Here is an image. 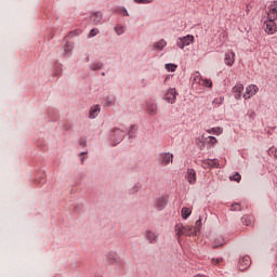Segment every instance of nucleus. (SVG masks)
Wrapping results in <instances>:
<instances>
[{
	"mask_svg": "<svg viewBox=\"0 0 277 277\" xmlns=\"http://www.w3.org/2000/svg\"><path fill=\"white\" fill-rule=\"evenodd\" d=\"M175 235L177 240L181 241V237H194V235H198L199 229L198 227H194L192 225H183L181 223L175 225Z\"/></svg>",
	"mask_w": 277,
	"mask_h": 277,
	"instance_id": "1",
	"label": "nucleus"
},
{
	"mask_svg": "<svg viewBox=\"0 0 277 277\" xmlns=\"http://www.w3.org/2000/svg\"><path fill=\"white\" fill-rule=\"evenodd\" d=\"M276 16V12H267V21L264 22L263 29L268 36H274L277 31Z\"/></svg>",
	"mask_w": 277,
	"mask_h": 277,
	"instance_id": "2",
	"label": "nucleus"
},
{
	"mask_svg": "<svg viewBox=\"0 0 277 277\" xmlns=\"http://www.w3.org/2000/svg\"><path fill=\"white\" fill-rule=\"evenodd\" d=\"M193 81L196 85H202L203 88H211L213 85V82L210 79L202 78L200 71H195L193 74Z\"/></svg>",
	"mask_w": 277,
	"mask_h": 277,
	"instance_id": "3",
	"label": "nucleus"
},
{
	"mask_svg": "<svg viewBox=\"0 0 277 277\" xmlns=\"http://www.w3.org/2000/svg\"><path fill=\"white\" fill-rule=\"evenodd\" d=\"M193 42H194V36L187 35V36L177 38L176 47H179V49H185V47H189V44H193Z\"/></svg>",
	"mask_w": 277,
	"mask_h": 277,
	"instance_id": "4",
	"label": "nucleus"
},
{
	"mask_svg": "<svg viewBox=\"0 0 277 277\" xmlns=\"http://www.w3.org/2000/svg\"><path fill=\"white\" fill-rule=\"evenodd\" d=\"M174 160V155L171 153H162L158 156V161L160 166H170L172 161Z\"/></svg>",
	"mask_w": 277,
	"mask_h": 277,
	"instance_id": "5",
	"label": "nucleus"
},
{
	"mask_svg": "<svg viewBox=\"0 0 277 277\" xmlns=\"http://www.w3.org/2000/svg\"><path fill=\"white\" fill-rule=\"evenodd\" d=\"M259 92V87L256 84H251L246 88V94L243 95V98L248 101V98H252Z\"/></svg>",
	"mask_w": 277,
	"mask_h": 277,
	"instance_id": "6",
	"label": "nucleus"
},
{
	"mask_svg": "<svg viewBox=\"0 0 277 277\" xmlns=\"http://www.w3.org/2000/svg\"><path fill=\"white\" fill-rule=\"evenodd\" d=\"M179 93H176V89H169L166 95V101L169 102L171 105H174L176 103V96Z\"/></svg>",
	"mask_w": 277,
	"mask_h": 277,
	"instance_id": "7",
	"label": "nucleus"
},
{
	"mask_svg": "<svg viewBox=\"0 0 277 277\" xmlns=\"http://www.w3.org/2000/svg\"><path fill=\"white\" fill-rule=\"evenodd\" d=\"M185 179L189 183V185H195L196 184V170L187 169Z\"/></svg>",
	"mask_w": 277,
	"mask_h": 277,
	"instance_id": "8",
	"label": "nucleus"
},
{
	"mask_svg": "<svg viewBox=\"0 0 277 277\" xmlns=\"http://www.w3.org/2000/svg\"><path fill=\"white\" fill-rule=\"evenodd\" d=\"M233 94L236 101H241V94H243V84H236L233 88Z\"/></svg>",
	"mask_w": 277,
	"mask_h": 277,
	"instance_id": "9",
	"label": "nucleus"
},
{
	"mask_svg": "<svg viewBox=\"0 0 277 277\" xmlns=\"http://www.w3.org/2000/svg\"><path fill=\"white\" fill-rule=\"evenodd\" d=\"M158 237L157 233L153 230L145 232V239H147L149 243H157Z\"/></svg>",
	"mask_w": 277,
	"mask_h": 277,
	"instance_id": "10",
	"label": "nucleus"
},
{
	"mask_svg": "<svg viewBox=\"0 0 277 277\" xmlns=\"http://www.w3.org/2000/svg\"><path fill=\"white\" fill-rule=\"evenodd\" d=\"M113 135L116 138L117 144H120V142H122V140H124L126 133H124V131H122L120 129H115Z\"/></svg>",
	"mask_w": 277,
	"mask_h": 277,
	"instance_id": "11",
	"label": "nucleus"
},
{
	"mask_svg": "<svg viewBox=\"0 0 277 277\" xmlns=\"http://www.w3.org/2000/svg\"><path fill=\"white\" fill-rule=\"evenodd\" d=\"M225 64L226 66H233L235 64V53L234 52H227L225 54Z\"/></svg>",
	"mask_w": 277,
	"mask_h": 277,
	"instance_id": "12",
	"label": "nucleus"
},
{
	"mask_svg": "<svg viewBox=\"0 0 277 277\" xmlns=\"http://www.w3.org/2000/svg\"><path fill=\"white\" fill-rule=\"evenodd\" d=\"M98 114H101V106L98 105L92 106L89 113V118L94 120V118H96Z\"/></svg>",
	"mask_w": 277,
	"mask_h": 277,
	"instance_id": "13",
	"label": "nucleus"
},
{
	"mask_svg": "<svg viewBox=\"0 0 277 277\" xmlns=\"http://www.w3.org/2000/svg\"><path fill=\"white\" fill-rule=\"evenodd\" d=\"M166 205H168V199H166V197H160L156 201V208H158L159 211L166 209Z\"/></svg>",
	"mask_w": 277,
	"mask_h": 277,
	"instance_id": "14",
	"label": "nucleus"
},
{
	"mask_svg": "<svg viewBox=\"0 0 277 277\" xmlns=\"http://www.w3.org/2000/svg\"><path fill=\"white\" fill-rule=\"evenodd\" d=\"M168 47V42L164 39L159 40L158 42L154 43V49L156 51H163Z\"/></svg>",
	"mask_w": 277,
	"mask_h": 277,
	"instance_id": "15",
	"label": "nucleus"
},
{
	"mask_svg": "<svg viewBox=\"0 0 277 277\" xmlns=\"http://www.w3.org/2000/svg\"><path fill=\"white\" fill-rule=\"evenodd\" d=\"M91 21L94 23V25H98V23L103 21V14L101 12L93 13L91 15Z\"/></svg>",
	"mask_w": 277,
	"mask_h": 277,
	"instance_id": "16",
	"label": "nucleus"
},
{
	"mask_svg": "<svg viewBox=\"0 0 277 277\" xmlns=\"http://www.w3.org/2000/svg\"><path fill=\"white\" fill-rule=\"evenodd\" d=\"M147 114L149 116H155L157 114V106H156V104H147Z\"/></svg>",
	"mask_w": 277,
	"mask_h": 277,
	"instance_id": "17",
	"label": "nucleus"
},
{
	"mask_svg": "<svg viewBox=\"0 0 277 277\" xmlns=\"http://www.w3.org/2000/svg\"><path fill=\"white\" fill-rule=\"evenodd\" d=\"M207 133H213V135H222L224 133V130L220 127L211 128L207 130Z\"/></svg>",
	"mask_w": 277,
	"mask_h": 277,
	"instance_id": "18",
	"label": "nucleus"
},
{
	"mask_svg": "<svg viewBox=\"0 0 277 277\" xmlns=\"http://www.w3.org/2000/svg\"><path fill=\"white\" fill-rule=\"evenodd\" d=\"M106 259L108 263H119L118 255H116V253H108Z\"/></svg>",
	"mask_w": 277,
	"mask_h": 277,
	"instance_id": "19",
	"label": "nucleus"
},
{
	"mask_svg": "<svg viewBox=\"0 0 277 277\" xmlns=\"http://www.w3.org/2000/svg\"><path fill=\"white\" fill-rule=\"evenodd\" d=\"M189 215H192V209L189 208H182V217L183 220H187V217H189Z\"/></svg>",
	"mask_w": 277,
	"mask_h": 277,
	"instance_id": "20",
	"label": "nucleus"
},
{
	"mask_svg": "<svg viewBox=\"0 0 277 277\" xmlns=\"http://www.w3.org/2000/svg\"><path fill=\"white\" fill-rule=\"evenodd\" d=\"M166 70H168V72H175L176 68H179L177 65L174 64H166L164 65Z\"/></svg>",
	"mask_w": 277,
	"mask_h": 277,
	"instance_id": "21",
	"label": "nucleus"
},
{
	"mask_svg": "<svg viewBox=\"0 0 277 277\" xmlns=\"http://www.w3.org/2000/svg\"><path fill=\"white\" fill-rule=\"evenodd\" d=\"M243 265H245V269H248V267H250V265H252V260L250 259V255H245L243 256Z\"/></svg>",
	"mask_w": 277,
	"mask_h": 277,
	"instance_id": "22",
	"label": "nucleus"
},
{
	"mask_svg": "<svg viewBox=\"0 0 277 277\" xmlns=\"http://www.w3.org/2000/svg\"><path fill=\"white\" fill-rule=\"evenodd\" d=\"M103 68V63H93L90 65V70H101Z\"/></svg>",
	"mask_w": 277,
	"mask_h": 277,
	"instance_id": "23",
	"label": "nucleus"
},
{
	"mask_svg": "<svg viewBox=\"0 0 277 277\" xmlns=\"http://www.w3.org/2000/svg\"><path fill=\"white\" fill-rule=\"evenodd\" d=\"M115 31H116L117 36H122V34H124V26H122V25H117V26L115 27Z\"/></svg>",
	"mask_w": 277,
	"mask_h": 277,
	"instance_id": "24",
	"label": "nucleus"
},
{
	"mask_svg": "<svg viewBox=\"0 0 277 277\" xmlns=\"http://www.w3.org/2000/svg\"><path fill=\"white\" fill-rule=\"evenodd\" d=\"M210 168H220V161L217 159H208Z\"/></svg>",
	"mask_w": 277,
	"mask_h": 277,
	"instance_id": "25",
	"label": "nucleus"
},
{
	"mask_svg": "<svg viewBox=\"0 0 277 277\" xmlns=\"http://www.w3.org/2000/svg\"><path fill=\"white\" fill-rule=\"evenodd\" d=\"M268 12H275L277 14V1H274L273 4L268 8ZM277 21V15H276Z\"/></svg>",
	"mask_w": 277,
	"mask_h": 277,
	"instance_id": "26",
	"label": "nucleus"
},
{
	"mask_svg": "<svg viewBox=\"0 0 277 277\" xmlns=\"http://www.w3.org/2000/svg\"><path fill=\"white\" fill-rule=\"evenodd\" d=\"M268 155L275 157V159H277V148L276 147H271L268 149Z\"/></svg>",
	"mask_w": 277,
	"mask_h": 277,
	"instance_id": "27",
	"label": "nucleus"
},
{
	"mask_svg": "<svg viewBox=\"0 0 277 277\" xmlns=\"http://www.w3.org/2000/svg\"><path fill=\"white\" fill-rule=\"evenodd\" d=\"M230 209H232V211H241V205L233 203Z\"/></svg>",
	"mask_w": 277,
	"mask_h": 277,
	"instance_id": "28",
	"label": "nucleus"
},
{
	"mask_svg": "<svg viewBox=\"0 0 277 277\" xmlns=\"http://www.w3.org/2000/svg\"><path fill=\"white\" fill-rule=\"evenodd\" d=\"M94 36H98V29L96 28L91 29L89 38H94Z\"/></svg>",
	"mask_w": 277,
	"mask_h": 277,
	"instance_id": "29",
	"label": "nucleus"
},
{
	"mask_svg": "<svg viewBox=\"0 0 277 277\" xmlns=\"http://www.w3.org/2000/svg\"><path fill=\"white\" fill-rule=\"evenodd\" d=\"M208 144H211V146H214V144H217V138H215L214 136H209L208 137Z\"/></svg>",
	"mask_w": 277,
	"mask_h": 277,
	"instance_id": "30",
	"label": "nucleus"
},
{
	"mask_svg": "<svg viewBox=\"0 0 277 277\" xmlns=\"http://www.w3.org/2000/svg\"><path fill=\"white\" fill-rule=\"evenodd\" d=\"M230 180L239 183V181H241V175L239 173H236L230 177Z\"/></svg>",
	"mask_w": 277,
	"mask_h": 277,
	"instance_id": "31",
	"label": "nucleus"
},
{
	"mask_svg": "<svg viewBox=\"0 0 277 277\" xmlns=\"http://www.w3.org/2000/svg\"><path fill=\"white\" fill-rule=\"evenodd\" d=\"M201 166H202V168H205V170L211 168V164H210V162H209V159L203 160L202 163H201Z\"/></svg>",
	"mask_w": 277,
	"mask_h": 277,
	"instance_id": "32",
	"label": "nucleus"
},
{
	"mask_svg": "<svg viewBox=\"0 0 277 277\" xmlns=\"http://www.w3.org/2000/svg\"><path fill=\"white\" fill-rule=\"evenodd\" d=\"M136 131H137V126H131L129 131L130 137H132L133 133H135Z\"/></svg>",
	"mask_w": 277,
	"mask_h": 277,
	"instance_id": "33",
	"label": "nucleus"
},
{
	"mask_svg": "<svg viewBox=\"0 0 277 277\" xmlns=\"http://www.w3.org/2000/svg\"><path fill=\"white\" fill-rule=\"evenodd\" d=\"M200 226H202V219L196 221L194 228H198L200 230Z\"/></svg>",
	"mask_w": 277,
	"mask_h": 277,
	"instance_id": "34",
	"label": "nucleus"
},
{
	"mask_svg": "<svg viewBox=\"0 0 277 277\" xmlns=\"http://www.w3.org/2000/svg\"><path fill=\"white\" fill-rule=\"evenodd\" d=\"M134 3H143V4H146V3H153V0H133Z\"/></svg>",
	"mask_w": 277,
	"mask_h": 277,
	"instance_id": "35",
	"label": "nucleus"
},
{
	"mask_svg": "<svg viewBox=\"0 0 277 277\" xmlns=\"http://www.w3.org/2000/svg\"><path fill=\"white\" fill-rule=\"evenodd\" d=\"M140 189V186L134 185L133 188L130 190L131 194H137V190Z\"/></svg>",
	"mask_w": 277,
	"mask_h": 277,
	"instance_id": "36",
	"label": "nucleus"
},
{
	"mask_svg": "<svg viewBox=\"0 0 277 277\" xmlns=\"http://www.w3.org/2000/svg\"><path fill=\"white\" fill-rule=\"evenodd\" d=\"M212 263L214 265H220V263H222V259H212Z\"/></svg>",
	"mask_w": 277,
	"mask_h": 277,
	"instance_id": "37",
	"label": "nucleus"
},
{
	"mask_svg": "<svg viewBox=\"0 0 277 277\" xmlns=\"http://www.w3.org/2000/svg\"><path fill=\"white\" fill-rule=\"evenodd\" d=\"M246 220V226H250L251 222H252V217L249 216V221H248V216L245 217Z\"/></svg>",
	"mask_w": 277,
	"mask_h": 277,
	"instance_id": "38",
	"label": "nucleus"
},
{
	"mask_svg": "<svg viewBox=\"0 0 277 277\" xmlns=\"http://www.w3.org/2000/svg\"><path fill=\"white\" fill-rule=\"evenodd\" d=\"M247 116H249V118H254V116H256V114L253 110H251L247 114Z\"/></svg>",
	"mask_w": 277,
	"mask_h": 277,
	"instance_id": "39",
	"label": "nucleus"
},
{
	"mask_svg": "<svg viewBox=\"0 0 277 277\" xmlns=\"http://www.w3.org/2000/svg\"><path fill=\"white\" fill-rule=\"evenodd\" d=\"M121 14L122 16H129V12L127 11V9H122Z\"/></svg>",
	"mask_w": 277,
	"mask_h": 277,
	"instance_id": "40",
	"label": "nucleus"
},
{
	"mask_svg": "<svg viewBox=\"0 0 277 277\" xmlns=\"http://www.w3.org/2000/svg\"><path fill=\"white\" fill-rule=\"evenodd\" d=\"M70 52V43H67L65 47V53Z\"/></svg>",
	"mask_w": 277,
	"mask_h": 277,
	"instance_id": "41",
	"label": "nucleus"
},
{
	"mask_svg": "<svg viewBox=\"0 0 277 277\" xmlns=\"http://www.w3.org/2000/svg\"><path fill=\"white\" fill-rule=\"evenodd\" d=\"M220 246H224V243L221 245H214L213 248H220Z\"/></svg>",
	"mask_w": 277,
	"mask_h": 277,
	"instance_id": "42",
	"label": "nucleus"
},
{
	"mask_svg": "<svg viewBox=\"0 0 277 277\" xmlns=\"http://www.w3.org/2000/svg\"><path fill=\"white\" fill-rule=\"evenodd\" d=\"M80 161H81V163H83V161H85V158L82 157V158L80 159Z\"/></svg>",
	"mask_w": 277,
	"mask_h": 277,
	"instance_id": "43",
	"label": "nucleus"
},
{
	"mask_svg": "<svg viewBox=\"0 0 277 277\" xmlns=\"http://www.w3.org/2000/svg\"><path fill=\"white\" fill-rule=\"evenodd\" d=\"M247 12H250V5H247Z\"/></svg>",
	"mask_w": 277,
	"mask_h": 277,
	"instance_id": "44",
	"label": "nucleus"
},
{
	"mask_svg": "<svg viewBox=\"0 0 277 277\" xmlns=\"http://www.w3.org/2000/svg\"><path fill=\"white\" fill-rule=\"evenodd\" d=\"M196 277H205V276H202V275H197Z\"/></svg>",
	"mask_w": 277,
	"mask_h": 277,
	"instance_id": "45",
	"label": "nucleus"
},
{
	"mask_svg": "<svg viewBox=\"0 0 277 277\" xmlns=\"http://www.w3.org/2000/svg\"><path fill=\"white\" fill-rule=\"evenodd\" d=\"M81 155H88V153H81Z\"/></svg>",
	"mask_w": 277,
	"mask_h": 277,
	"instance_id": "46",
	"label": "nucleus"
}]
</instances>
